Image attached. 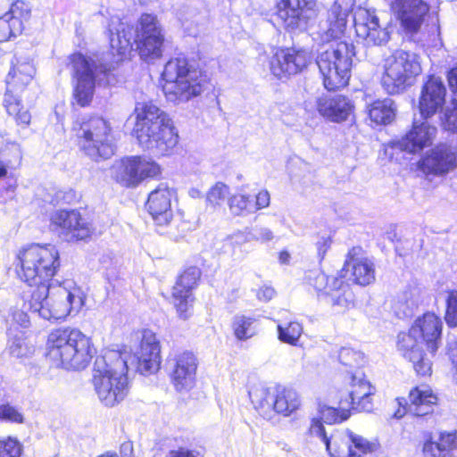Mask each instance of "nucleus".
<instances>
[{"label":"nucleus","instance_id":"f257e3e1","mask_svg":"<svg viewBox=\"0 0 457 457\" xmlns=\"http://www.w3.org/2000/svg\"><path fill=\"white\" fill-rule=\"evenodd\" d=\"M375 280V263L360 245L352 246L347 251L342 268L335 275H327L315 269L307 270L303 277L304 285L320 299L343 312L354 306L351 284L364 287Z\"/></svg>","mask_w":457,"mask_h":457},{"label":"nucleus","instance_id":"f03ea898","mask_svg":"<svg viewBox=\"0 0 457 457\" xmlns=\"http://www.w3.org/2000/svg\"><path fill=\"white\" fill-rule=\"evenodd\" d=\"M62 267L61 253L51 243L31 242L14 251L10 268L18 281L27 286L22 293H41L52 283Z\"/></svg>","mask_w":457,"mask_h":457},{"label":"nucleus","instance_id":"7ed1b4c3","mask_svg":"<svg viewBox=\"0 0 457 457\" xmlns=\"http://www.w3.org/2000/svg\"><path fill=\"white\" fill-rule=\"evenodd\" d=\"M108 30L111 47L118 55H126L132 49L133 44H136L140 57L146 62L162 55L164 29L154 14H142L136 27L118 17L112 18Z\"/></svg>","mask_w":457,"mask_h":457},{"label":"nucleus","instance_id":"20e7f679","mask_svg":"<svg viewBox=\"0 0 457 457\" xmlns=\"http://www.w3.org/2000/svg\"><path fill=\"white\" fill-rule=\"evenodd\" d=\"M96 354L92 339L79 328L62 327L46 337L44 357L50 366L67 370H82Z\"/></svg>","mask_w":457,"mask_h":457},{"label":"nucleus","instance_id":"39448f33","mask_svg":"<svg viewBox=\"0 0 457 457\" xmlns=\"http://www.w3.org/2000/svg\"><path fill=\"white\" fill-rule=\"evenodd\" d=\"M345 395H342L337 407L323 406L320 410L328 424H338L348 420L355 412H371L375 409L376 386L361 370L349 371L345 378Z\"/></svg>","mask_w":457,"mask_h":457},{"label":"nucleus","instance_id":"423d86ee","mask_svg":"<svg viewBox=\"0 0 457 457\" xmlns=\"http://www.w3.org/2000/svg\"><path fill=\"white\" fill-rule=\"evenodd\" d=\"M91 383L100 403L108 408L121 403L129 393V367L120 354L104 357L92 370Z\"/></svg>","mask_w":457,"mask_h":457},{"label":"nucleus","instance_id":"0eeeda50","mask_svg":"<svg viewBox=\"0 0 457 457\" xmlns=\"http://www.w3.org/2000/svg\"><path fill=\"white\" fill-rule=\"evenodd\" d=\"M45 286L41 293L35 291L22 295L23 305L49 321L62 320L72 312H79L85 304L86 296L79 289L69 290L58 286Z\"/></svg>","mask_w":457,"mask_h":457},{"label":"nucleus","instance_id":"6e6552de","mask_svg":"<svg viewBox=\"0 0 457 457\" xmlns=\"http://www.w3.org/2000/svg\"><path fill=\"white\" fill-rule=\"evenodd\" d=\"M162 77L164 81L162 90L167 100L176 104L200 96L207 87L205 77L181 56L166 62Z\"/></svg>","mask_w":457,"mask_h":457},{"label":"nucleus","instance_id":"1a4fd4ad","mask_svg":"<svg viewBox=\"0 0 457 457\" xmlns=\"http://www.w3.org/2000/svg\"><path fill=\"white\" fill-rule=\"evenodd\" d=\"M133 135L138 143H178L179 134L169 115L152 102L137 103Z\"/></svg>","mask_w":457,"mask_h":457},{"label":"nucleus","instance_id":"9d476101","mask_svg":"<svg viewBox=\"0 0 457 457\" xmlns=\"http://www.w3.org/2000/svg\"><path fill=\"white\" fill-rule=\"evenodd\" d=\"M353 56L354 46L346 41L333 42L319 54L317 65L328 90H337L348 84Z\"/></svg>","mask_w":457,"mask_h":457},{"label":"nucleus","instance_id":"9b49d317","mask_svg":"<svg viewBox=\"0 0 457 457\" xmlns=\"http://www.w3.org/2000/svg\"><path fill=\"white\" fill-rule=\"evenodd\" d=\"M70 60L75 79L73 96L79 105L85 107L92 100L96 82L99 85L112 83L111 69L79 53L72 54Z\"/></svg>","mask_w":457,"mask_h":457},{"label":"nucleus","instance_id":"f8f14e48","mask_svg":"<svg viewBox=\"0 0 457 457\" xmlns=\"http://www.w3.org/2000/svg\"><path fill=\"white\" fill-rule=\"evenodd\" d=\"M420 73L421 65L416 54L396 50L385 60L381 84L389 95L399 94L412 86Z\"/></svg>","mask_w":457,"mask_h":457},{"label":"nucleus","instance_id":"ddd939ff","mask_svg":"<svg viewBox=\"0 0 457 457\" xmlns=\"http://www.w3.org/2000/svg\"><path fill=\"white\" fill-rule=\"evenodd\" d=\"M254 408L262 416L274 413L288 417L301 406L300 395L292 386L275 384L257 389L252 396Z\"/></svg>","mask_w":457,"mask_h":457},{"label":"nucleus","instance_id":"4468645a","mask_svg":"<svg viewBox=\"0 0 457 457\" xmlns=\"http://www.w3.org/2000/svg\"><path fill=\"white\" fill-rule=\"evenodd\" d=\"M49 227L68 243H87L96 235L94 222L79 209L60 208L54 211L49 216Z\"/></svg>","mask_w":457,"mask_h":457},{"label":"nucleus","instance_id":"2eb2a0df","mask_svg":"<svg viewBox=\"0 0 457 457\" xmlns=\"http://www.w3.org/2000/svg\"><path fill=\"white\" fill-rule=\"evenodd\" d=\"M162 167L152 158L144 155L122 157L115 170L113 179L126 188L138 187L144 181L160 180Z\"/></svg>","mask_w":457,"mask_h":457},{"label":"nucleus","instance_id":"dca6fc26","mask_svg":"<svg viewBox=\"0 0 457 457\" xmlns=\"http://www.w3.org/2000/svg\"><path fill=\"white\" fill-rule=\"evenodd\" d=\"M201 277L202 272L198 267L188 266L176 278L171 287L170 303L179 320L187 321L194 316V304L196 301L194 291L198 287Z\"/></svg>","mask_w":457,"mask_h":457},{"label":"nucleus","instance_id":"f3484780","mask_svg":"<svg viewBox=\"0 0 457 457\" xmlns=\"http://www.w3.org/2000/svg\"><path fill=\"white\" fill-rule=\"evenodd\" d=\"M443 322L439 316L426 312L417 317L408 331L398 334L397 340L402 343L424 345L431 356H435L442 339Z\"/></svg>","mask_w":457,"mask_h":457},{"label":"nucleus","instance_id":"a211bd4d","mask_svg":"<svg viewBox=\"0 0 457 457\" xmlns=\"http://www.w3.org/2000/svg\"><path fill=\"white\" fill-rule=\"evenodd\" d=\"M397 408L393 413L395 419H402L407 414L415 417L433 415L438 409L440 399L437 393L428 384H417L408 393L407 399H396Z\"/></svg>","mask_w":457,"mask_h":457},{"label":"nucleus","instance_id":"6ab92c4d","mask_svg":"<svg viewBox=\"0 0 457 457\" xmlns=\"http://www.w3.org/2000/svg\"><path fill=\"white\" fill-rule=\"evenodd\" d=\"M380 452L381 445L378 439H368L349 429L332 434L328 444L330 457H366Z\"/></svg>","mask_w":457,"mask_h":457},{"label":"nucleus","instance_id":"aec40b11","mask_svg":"<svg viewBox=\"0 0 457 457\" xmlns=\"http://www.w3.org/2000/svg\"><path fill=\"white\" fill-rule=\"evenodd\" d=\"M139 340L134 353L136 370L143 376L157 373L162 364V345L156 333L145 328L137 330Z\"/></svg>","mask_w":457,"mask_h":457},{"label":"nucleus","instance_id":"412c9836","mask_svg":"<svg viewBox=\"0 0 457 457\" xmlns=\"http://www.w3.org/2000/svg\"><path fill=\"white\" fill-rule=\"evenodd\" d=\"M314 7V0H280L277 4V16L287 30H303L316 16Z\"/></svg>","mask_w":457,"mask_h":457},{"label":"nucleus","instance_id":"4be33fe9","mask_svg":"<svg viewBox=\"0 0 457 457\" xmlns=\"http://www.w3.org/2000/svg\"><path fill=\"white\" fill-rule=\"evenodd\" d=\"M384 1L390 7L401 28L410 34L420 30L429 11V5L423 0Z\"/></svg>","mask_w":457,"mask_h":457},{"label":"nucleus","instance_id":"5701e85b","mask_svg":"<svg viewBox=\"0 0 457 457\" xmlns=\"http://www.w3.org/2000/svg\"><path fill=\"white\" fill-rule=\"evenodd\" d=\"M417 166L427 176H445L457 169V152L446 145H436L421 155Z\"/></svg>","mask_w":457,"mask_h":457},{"label":"nucleus","instance_id":"b1692460","mask_svg":"<svg viewBox=\"0 0 457 457\" xmlns=\"http://www.w3.org/2000/svg\"><path fill=\"white\" fill-rule=\"evenodd\" d=\"M174 196L175 192L164 184L158 185L149 193L145 202V209L156 227H167L172 221V200Z\"/></svg>","mask_w":457,"mask_h":457},{"label":"nucleus","instance_id":"393cba45","mask_svg":"<svg viewBox=\"0 0 457 457\" xmlns=\"http://www.w3.org/2000/svg\"><path fill=\"white\" fill-rule=\"evenodd\" d=\"M311 60V54L306 50L280 49L271 57L270 71L278 79L287 78L302 72Z\"/></svg>","mask_w":457,"mask_h":457},{"label":"nucleus","instance_id":"a878e982","mask_svg":"<svg viewBox=\"0 0 457 457\" xmlns=\"http://www.w3.org/2000/svg\"><path fill=\"white\" fill-rule=\"evenodd\" d=\"M354 28L357 37L368 46H382L389 41L388 29L380 25L379 19L374 12H360L355 18Z\"/></svg>","mask_w":457,"mask_h":457},{"label":"nucleus","instance_id":"bb28decb","mask_svg":"<svg viewBox=\"0 0 457 457\" xmlns=\"http://www.w3.org/2000/svg\"><path fill=\"white\" fill-rule=\"evenodd\" d=\"M421 453L423 457H457V431L441 430L436 435L425 431Z\"/></svg>","mask_w":457,"mask_h":457},{"label":"nucleus","instance_id":"cd10ccee","mask_svg":"<svg viewBox=\"0 0 457 457\" xmlns=\"http://www.w3.org/2000/svg\"><path fill=\"white\" fill-rule=\"evenodd\" d=\"M170 381L177 391L187 389L195 381L198 361L191 351L177 353L171 359Z\"/></svg>","mask_w":457,"mask_h":457},{"label":"nucleus","instance_id":"c85d7f7f","mask_svg":"<svg viewBox=\"0 0 457 457\" xmlns=\"http://www.w3.org/2000/svg\"><path fill=\"white\" fill-rule=\"evenodd\" d=\"M270 203V196L267 190H260L252 195L246 192H237L228 198L229 212L234 216L247 217L258 211L267 208Z\"/></svg>","mask_w":457,"mask_h":457},{"label":"nucleus","instance_id":"c756f323","mask_svg":"<svg viewBox=\"0 0 457 457\" xmlns=\"http://www.w3.org/2000/svg\"><path fill=\"white\" fill-rule=\"evenodd\" d=\"M446 88L439 78L430 77L423 86L420 98V110L423 117H430L443 108Z\"/></svg>","mask_w":457,"mask_h":457},{"label":"nucleus","instance_id":"7c9ffc66","mask_svg":"<svg viewBox=\"0 0 457 457\" xmlns=\"http://www.w3.org/2000/svg\"><path fill=\"white\" fill-rule=\"evenodd\" d=\"M396 345L402 356L411 364L417 377H431L433 361L431 360L432 356L428 351L426 352L420 345L402 343L398 340Z\"/></svg>","mask_w":457,"mask_h":457},{"label":"nucleus","instance_id":"2f4dec72","mask_svg":"<svg viewBox=\"0 0 457 457\" xmlns=\"http://www.w3.org/2000/svg\"><path fill=\"white\" fill-rule=\"evenodd\" d=\"M110 123L103 117H90L79 125L77 137L87 142L108 143L112 139Z\"/></svg>","mask_w":457,"mask_h":457},{"label":"nucleus","instance_id":"473e14b6","mask_svg":"<svg viewBox=\"0 0 457 457\" xmlns=\"http://www.w3.org/2000/svg\"><path fill=\"white\" fill-rule=\"evenodd\" d=\"M317 107L323 117L336 122L345 120L353 110L351 101L342 96L321 97L318 100Z\"/></svg>","mask_w":457,"mask_h":457},{"label":"nucleus","instance_id":"72a5a7b5","mask_svg":"<svg viewBox=\"0 0 457 457\" xmlns=\"http://www.w3.org/2000/svg\"><path fill=\"white\" fill-rule=\"evenodd\" d=\"M346 26V13L342 10V7L334 4L328 12V19L324 25H320V29L323 30L326 39L339 37Z\"/></svg>","mask_w":457,"mask_h":457},{"label":"nucleus","instance_id":"f704fd0d","mask_svg":"<svg viewBox=\"0 0 457 457\" xmlns=\"http://www.w3.org/2000/svg\"><path fill=\"white\" fill-rule=\"evenodd\" d=\"M34 73L35 69L29 62L14 65L6 77V93L22 89L25 85L31 81Z\"/></svg>","mask_w":457,"mask_h":457},{"label":"nucleus","instance_id":"c9c22d12","mask_svg":"<svg viewBox=\"0 0 457 457\" xmlns=\"http://www.w3.org/2000/svg\"><path fill=\"white\" fill-rule=\"evenodd\" d=\"M370 120L377 125L390 123L395 115L394 101L390 98L377 100L370 104L369 109Z\"/></svg>","mask_w":457,"mask_h":457},{"label":"nucleus","instance_id":"e433bc0d","mask_svg":"<svg viewBox=\"0 0 457 457\" xmlns=\"http://www.w3.org/2000/svg\"><path fill=\"white\" fill-rule=\"evenodd\" d=\"M437 129L424 121H414L411 129L405 134L403 143H432L436 138Z\"/></svg>","mask_w":457,"mask_h":457},{"label":"nucleus","instance_id":"4c0bfd02","mask_svg":"<svg viewBox=\"0 0 457 457\" xmlns=\"http://www.w3.org/2000/svg\"><path fill=\"white\" fill-rule=\"evenodd\" d=\"M256 319L244 314L236 315L231 322V329L235 337L245 341L256 334Z\"/></svg>","mask_w":457,"mask_h":457},{"label":"nucleus","instance_id":"58836bf2","mask_svg":"<svg viewBox=\"0 0 457 457\" xmlns=\"http://www.w3.org/2000/svg\"><path fill=\"white\" fill-rule=\"evenodd\" d=\"M4 104L10 115H14L18 124L28 125L30 122L31 116L27 110H23L21 101L12 93H5Z\"/></svg>","mask_w":457,"mask_h":457},{"label":"nucleus","instance_id":"ea45409f","mask_svg":"<svg viewBox=\"0 0 457 457\" xmlns=\"http://www.w3.org/2000/svg\"><path fill=\"white\" fill-rule=\"evenodd\" d=\"M303 333V327L297 321H290L286 325H278V337L286 344L295 345Z\"/></svg>","mask_w":457,"mask_h":457},{"label":"nucleus","instance_id":"a19ab883","mask_svg":"<svg viewBox=\"0 0 457 457\" xmlns=\"http://www.w3.org/2000/svg\"><path fill=\"white\" fill-rule=\"evenodd\" d=\"M30 7L28 4L23 1H16L13 3L6 13L4 15L9 16V20L13 23L14 21H17L21 23V31L22 32L24 29V22L28 21L30 18Z\"/></svg>","mask_w":457,"mask_h":457},{"label":"nucleus","instance_id":"79ce46f5","mask_svg":"<svg viewBox=\"0 0 457 457\" xmlns=\"http://www.w3.org/2000/svg\"><path fill=\"white\" fill-rule=\"evenodd\" d=\"M23 447L15 437L0 438V457H21Z\"/></svg>","mask_w":457,"mask_h":457},{"label":"nucleus","instance_id":"37998d69","mask_svg":"<svg viewBox=\"0 0 457 457\" xmlns=\"http://www.w3.org/2000/svg\"><path fill=\"white\" fill-rule=\"evenodd\" d=\"M445 320L450 328H455L457 326V290H450L447 292Z\"/></svg>","mask_w":457,"mask_h":457},{"label":"nucleus","instance_id":"c03bdc74","mask_svg":"<svg viewBox=\"0 0 457 457\" xmlns=\"http://www.w3.org/2000/svg\"><path fill=\"white\" fill-rule=\"evenodd\" d=\"M229 193V187L223 182H216L207 192L206 201L212 206H218L224 202Z\"/></svg>","mask_w":457,"mask_h":457},{"label":"nucleus","instance_id":"a18cd8bd","mask_svg":"<svg viewBox=\"0 0 457 457\" xmlns=\"http://www.w3.org/2000/svg\"><path fill=\"white\" fill-rule=\"evenodd\" d=\"M84 150L93 161L99 162L114 154V145H87Z\"/></svg>","mask_w":457,"mask_h":457},{"label":"nucleus","instance_id":"49530a36","mask_svg":"<svg viewBox=\"0 0 457 457\" xmlns=\"http://www.w3.org/2000/svg\"><path fill=\"white\" fill-rule=\"evenodd\" d=\"M8 18V15L0 17V42H5L21 33V23L17 21L12 23Z\"/></svg>","mask_w":457,"mask_h":457},{"label":"nucleus","instance_id":"de8ad7c7","mask_svg":"<svg viewBox=\"0 0 457 457\" xmlns=\"http://www.w3.org/2000/svg\"><path fill=\"white\" fill-rule=\"evenodd\" d=\"M0 420L22 424L24 422V416L18 408L10 403H3L0 404Z\"/></svg>","mask_w":457,"mask_h":457},{"label":"nucleus","instance_id":"09e8293b","mask_svg":"<svg viewBox=\"0 0 457 457\" xmlns=\"http://www.w3.org/2000/svg\"><path fill=\"white\" fill-rule=\"evenodd\" d=\"M322 420L325 421V420L322 418V415L320 414V418H314L312 420L310 427L307 430V434L310 436H317L321 439V441L325 444L326 449L328 450V441L331 440V436H327L326 430L322 422Z\"/></svg>","mask_w":457,"mask_h":457},{"label":"nucleus","instance_id":"8fccbe9b","mask_svg":"<svg viewBox=\"0 0 457 457\" xmlns=\"http://www.w3.org/2000/svg\"><path fill=\"white\" fill-rule=\"evenodd\" d=\"M338 359L344 366L358 368L361 356L358 352L351 348L345 347L339 351Z\"/></svg>","mask_w":457,"mask_h":457},{"label":"nucleus","instance_id":"3c124183","mask_svg":"<svg viewBox=\"0 0 457 457\" xmlns=\"http://www.w3.org/2000/svg\"><path fill=\"white\" fill-rule=\"evenodd\" d=\"M332 245V237L330 236L321 237L316 244L317 254L320 262H322L330 249Z\"/></svg>","mask_w":457,"mask_h":457},{"label":"nucleus","instance_id":"603ef678","mask_svg":"<svg viewBox=\"0 0 457 457\" xmlns=\"http://www.w3.org/2000/svg\"><path fill=\"white\" fill-rule=\"evenodd\" d=\"M453 109L445 112V126L448 129L457 130V100H453Z\"/></svg>","mask_w":457,"mask_h":457},{"label":"nucleus","instance_id":"864d4df0","mask_svg":"<svg viewBox=\"0 0 457 457\" xmlns=\"http://www.w3.org/2000/svg\"><path fill=\"white\" fill-rule=\"evenodd\" d=\"M446 355L453 366V370L457 373V340L448 343Z\"/></svg>","mask_w":457,"mask_h":457},{"label":"nucleus","instance_id":"5fc2aeb1","mask_svg":"<svg viewBox=\"0 0 457 457\" xmlns=\"http://www.w3.org/2000/svg\"><path fill=\"white\" fill-rule=\"evenodd\" d=\"M12 317V321L22 328H27L30 323L28 314L23 311L13 312Z\"/></svg>","mask_w":457,"mask_h":457},{"label":"nucleus","instance_id":"6e6d98bb","mask_svg":"<svg viewBox=\"0 0 457 457\" xmlns=\"http://www.w3.org/2000/svg\"><path fill=\"white\" fill-rule=\"evenodd\" d=\"M133 445L130 441H125L120 444L118 452H116L117 457H134Z\"/></svg>","mask_w":457,"mask_h":457},{"label":"nucleus","instance_id":"4d7b16f0","mask_svg":"<svg viewBox=\"0 0 457 457\" xmlns=\"http://www.w3.org/2000/svg\"><path fill=\"white\" fill-rule=\"evenodd\" d=\"M276 292L275 290L270 287H262L257 291V297L259 300L263 302H268L273 298Z\"/></svg>","mask_w":457,"mask_h":457},{"label":"nucleus","instance_id":"13d9d810","mask_svg":"<svg viewBox=\"0 0 457 457\" xmlns=\"http://www.w3.org/2000/svg\"><path fill=\"white\" fill-rule=\"evenodd\" d=\"M166 457H198L194 451L179 447L175 450H170Z\"/></svg>","mask_w":457,"mask_h":457},{"label":"nucleus","instance_id":"bf43d9fd","mask_svg":"<svg viewBox=\"0 0 457 457\" xmlns=\"http://www.w3.org/2000/svg\"><path fill=\"white\" fill-rule=\"evenodd\" d=\"M58 195L62 204H72L78 202L76 192L71 189L60 192Z\"/></svg>","mask_w":457,"mask_h":457},{"label":"nucleus","instance_id":"052dcab7","mask_svg":"<svg viewBox=\"0 0 457 457\" xmlns=\"http://www.w3.org/2000/svg\"><path fill=\"white\" fill-rule=\"evenodd\" d=\"M447 79L452 92L457 96V67L449 71Z\"/></svg>","mask_w":457,"mask_h":457},{"label":"nucleus","instance_id":"680f3d73","mask_svg":"<svg viewBox=\"0 0 457 457\" xmlns=\"http://www.w3.org/2000/svg\"><path fill=\"white\" fill-rule=\"evenodd\" d=\"M400 146L401 151H407L410 153L416 152V151H421L423 150L424 146L427 145H398Z\"/></svg>","mask_w":457,"mask_h":457},{"label":"nucleus","instance_id":"e2e57ef3","mask_svg":"<svg viewBox=\"0 0 457 457\" xmlns=\"http://www.w3.org/2000/svg\"><path fill=\"white\" fill-rule=\"evenodd\" d=\"M21 348L22 343L13 342L12 345L10 346V352L16 357H21L24 354V353L21 351Z\"/></svg>","mask_w":457,"mask_h":457},{"label":"nucleus","instance_id":"0e129e2a","mask_svg":"<svg viewBox=\"0 0 457 457\" xmlns=\"http://www.w3.org/2000/svg\"><path fill=\"white\" fill-rule=\"evenodd\" d=\"M289 258H290V255L288 253L287 251L286 250H283L281 252H279L278 253V259H279V262L283 264H286L289 261Z\"/></svg>","mask_w":457,"mask_h":457},{"label":"nucleus","instance_id":"69168bd1","mask_svg":"<svg viewBox=\"0 0 457 457\" xmlns=\"http://www.w3.org/2000/svg\"><path fill=\"white\" fill-rule=\"evenodd\" d=\"M273 237L272 232L266 230L262 234V238L264 240H270Z\"/></svg>","mask_w":457,"mask_h":457},{"label":"nucleus","instance_id":"338daca9","mask_svg":"<svg viewBox=\"0 0 457 457\" xmlns=\"http://www.w3.org/2000/svg\"><path fill=\"white\" fill-rule=\"evenodd\" d=\"M97 457H117V456H116L115 451H107V452L98 455Z\"/></svg>","mask_w":457,"mask_h":457},{"label":"nucleus","instance_id":"774afa93","mask_svg":"<svg viewBox=\"0 0 457 457\" xmlns=\"http://www.w3.org/2000/svg\"><path fill=\"white\" fill-rule=\"evenodd\" d=\"M7 175V169L4 165H0V179L6 177Z\"/></svg>","mask_w":457,"mask_h":457}]
</instances>
